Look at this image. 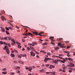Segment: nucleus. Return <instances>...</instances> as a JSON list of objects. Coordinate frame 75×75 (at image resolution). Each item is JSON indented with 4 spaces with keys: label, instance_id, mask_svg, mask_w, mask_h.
Masks as SVG:
<instances>
[{
    "label": "nucleus",
    "instance_id": "obj_1",
    "mask_svg": "<svg viewBox=\"0 0 75 75\" xmlns=\"http://www.w3.org/2000/svg\"><path fill=\"white\" fill-rule=\"evenodd\" d=\"M3 49H4L5 50H6V52L7 54H9L10 53V52H9V50L8 49V47L5 46L4 48Z\"/></svg>",
    "mask_w": 75,
    "mask_h": 75
},
{
    "label": "nucleus",
    "instance_id": "obj_2",
    "mask_svg": "<svg viewBox=\"0 0 75 75\" xmlns=\"http://www.w3.org/2000/svg\"><path fill=\"white\" fill-rule=\"evenodd\" d=\"M65 45V44L61 43V48H65V47H66V46H64Z\"/></svg>",
    "mask_w": 75,
    "mask_h": 75
},
{
    "label": "nucleus",
    "instance_id": "obj_3",
    "mask_svg": "<svg viewBox=\"0 0 75 75\" xmlns=\"http://www.w3.org/2000/svg\"><path fill=\"white\" fill-rule=\"evenodd\" d=\"M30 54L32 56H33V57H35V54L33 52H30Z\"/></svg>",
    "mask_w": 75,
    "mask_h": 75
},
{
    "label": "nucleus",
    "instance_id": "obj_4",
    "mask_svg": "<svg viewBox=\"0 0 75 75\" xmlns=\"http://www.w3.org/2000/svg\"><path fill=\"white\" fill-rule=\"evenodd\" d=\"M54 48L56 51H57V50L59 49V48L58 47H54Z\"/></svg>",
    "mask_w": 75,
    "mask_h": 75
},
{
    "label": "nucleus",
    "instance_id": "obj_5",
    "mask_svg": "<svg viewBox=\"0 0 75 75\" xmlns=\"http://www.w3.org/2000/svg\"><path fill=\"white\" fill-rule=\"evenodd\" d=\"M1 19L3 21H4V20H6V18H5L4 16H1Z\"/></svg>",
    "mask_w": 75,
    "mask_h": 75
},
{
    "label": "nucleus",
    "instance_id": "obj_6",
    "mask_svg": "<svg viewBox=\"0 0 75 75\" xmlns=\"http://www.w3.org/2000/svg\"><path fill=\"white\" fill-rule=\"evenodd\" d=\"M70 66L71 67H74V64L72 63H70L69 64Z\"/></svg>",
    "mask_w": 75,
    "mask_h": 75
},
{
    "label": "nucleus",
    "instance_id": "obj_7",
    "mask_svg": "<svg viewBox=\"0 0 75 75\" xmlns=\"http://www.w3.org/2000/svg\"><path fill=\"white\" fill-rule=\"evenodd\" d=\"M64 53H67V54H69L70 52L69 51H64Z\"/></svg>",
    "mask_w": 75,
    "mask_h": 75
},
{
    "label": "nucleus",
    "instance_id": "obj_8",
    "mask_svg": "<svg viewBox=\"0 0 75 75\" xmlns=\"http://www.w3.org/2000/svg\"><path fill=\"white\" fill-rule=\"evenodd\" d=\"M58 44L57 45V46H58V47H59V46H60V47L61 48V43L60 42H58Z\"/></svg>",
    "mask_w": 75,
    "mask_h": 75
},
{
    "label": "nucleus",
    "instance_id": "obj_9",
    "mask_svg": "<svg viewBox=\"0 0 75 75\" xmlns=\"http://www.w3.org/2000/svg\"><path fill=\"white\" fill-rule=\"evenodd\" d=\"M22 57H27V55L25 54H21Z\"/></svg>",
    "mask_w": 75,
    "mask_h": 75
},
{
    "label": "nucleus",
    "instance_id": "obj_10",
    "mask_svg": "<svg viewBox=\"0 0 75 75\" xmlns=\"http://www.w3.org/2000/svg\"><path fill=\"white\" fill-rule=\"evenodd\" d=\"M38 33L37 32H33V34H35V35H38Z\"/></svg>",
    "mask_w": 75,
    "mask_h": 75
},
{
    "label": "nucleus",
    "instance_id": "obj_11",
    "mask_svg": "<svg viewBox=\"0 0 75 75\" xmlns=\"http://www.w3.org/2000/svg\"><path fill=\"white\" fill-rule=\"evenodd\" d=\"M28 35H31V36H33V34H32V33H28Z\"/></svg>",
    "mask_w": 75,
    "mask_h": 75
},
{
    "label": "nucleus",
    "instance_id": "obj_12",
    "mask_svg": "<svg viewBox=\"0 0 75 75\" xmlns=\"http://www.w3.org/2000/svg\"><path fill=\"white\" fill-rule=\"evenodd\" d=\"M11 57H13L14 58L15 55H14V54L12 53L11 54Z\"/></svg>",
    "mask_w": 75,
    "mask_h": 75
},
{
    "label": "nucleus",
    "instance_id": "obj_13",
    "mask_svg": "<svg viewBox=\"0 0 75 75\" xmlns=\"http://www.w3.org/2000/svg\"><path fill=\"white\" fill-rule=\"evenodd\" d=\"M32 67H28V70H29V71H31L32 70Z\"/></svg>",
    "mask_w": 75,
    "mask_h": 75
},
{
    "label": "nucleus",
    "instance_id": "obj_14",
    "mask_svg": "<svg viewBox=\"0 0 75 75\" xmlns=\"http://www.w3.org/2000/svg\"><path fill=\"white\" fill-rule=\"evenodd\" d=\"M8 38V40H11V38L10 37V36H7V37Z\"/></svg>",
    "mask_w": 75,
    "mask_h": 75
},
{
    "label": "nucleus",
    "instance_id": "obj_15",
    "mask_svg": "<svg viewBox=\"0 0 75 75\" xmlns=\"http://www.w3.org/2000/svg\"><path fill=\"white\" fill-rule=\"evenodd\" d=\"M44 61L45 62V61H48V58L45 57V59Z\"/></svg>",
    "mask_w": 75,
    "mask_h": 75
},
{
    "label": "nucleus",
    "instance_id": "obj_16",
    "mask_svg": "<svg viewBox=\"0 0 75 75\" xmlns=\"http://www.w3.org/2000/svg\"><path fill=\"white\" fill-rule=\"evenodd\" d=\"M11 41L13 42L14 44H16V42L14 40V39H11Z\"/></svg>",
    "mask_w": 75,
    "mask_h": 75
},
{
    "label": "nucleus",
    "instance_id": "obj_17",
    "mask_svg": "<svg viewBox=\"0 0 75 75\" xmlns=\"http://www.w3.org/2000/svg\"><path fill=\"white\" fill-rule=\"evenodd\" d=\"M1 29V31H2V32H4V31H5V30H4V28H2Z\"/></svg>",
    "mask_w": 75,
    "mask_h": 75
},
{
    "label": "nucleus",
    "instance_id": "obj_18",
    "mask_svg": "<svg viewBox=\"0 0 75 75\" xmlns=\"http://www.w3.org/2000/svg\"><path fill=\"white\" fill-rule=\"evenodd\" d=\"M44 34V32H40L38 34V35H41V34Z\"/></svg>",
    "mask_w": 75,
    "mask_h": 75
},
{
    "label": "nucleus",
    "instance_id": "obj_19",
    "mask_svg": "<svg viewBox=\"0 0 75 75\" xmlns=\"http://www.w3.org/2000/svg\"><path fill=\"white\" fill-rule=\"evenodd\" d=\"M40 71L41 72H45V71H44V69H42L40 70Z\"/></svg>",
    "mask_w": 75,
    "mask_h": 75
},
{
    "label": "nucleus",
    "instance_id": "obj_20",
    "mask_svg": "<svg viewBox=\"0 0 75 75\" xmlns=\"http://www.w3.org/2000/svg\"><path fill=\"white\" fill-rule=\"evenodd\" d=\"M30 48L31 50H34V48L32 46H30Z\"/></svg>",
    "mask_w": 75,
    "mask_h": 75
},
{
    "label": "nucleus",
    "instance_id": "obj_21",
    "mask_svg": "<svg viewBox=\"0 0 75 75\" xmlns=\"http://www.w3.org/2000/svg\"><path fill=\"white\" fill-rule=\"evenodd\" d=\"M32 44H33V45H36V44H37V43L35 42H34L32 43Z\"/></svg>",
    "mask_w": 75,
    "mask_h": 75
},
{
    "label": "nucleus",
    "instance_id": "obj_22",
    "mask_svg": "<svg viewBox=\"0 0 75 75\" xmlns=\"http://www.w3.org/2000/svg\"><path fill=\"white\" fill-rule=\"evenodd\" d=\"M40 52H43V53H44L45 54H46V52L44 51V50L40 51Z\"/></svg>",
    "mask_w": 75,
    "mask_h": 75
},
{
    "label": "nucleus",
    "instance_id": "obj_23",
    "mask_svg": "<svg viewBox=\"0 0 75 75\" xmlns=\"http://www.w3.org/2000/svg\"><path fill=\"white\" fill-rule=\"evenodd\" d=\"M4 38L5 40H7V38H8L7 37H5Z\"/></svg>",
    "mask_w": 75,
    "mask_h": 75
},
{
    "label": "nucleus",
    "instance_id": "obj_24",
    "mask_svg": "<svg viewBox=\"0 0 75 75\" xmlns=\"http://www.w3.org/2000/svg\"><path fill=\"white\" fill-rule=\"evenodd\" d=\"M54 62L55 64H58V62H57V60H56L55 61H54Z\"/></svg>",
    "mask_w": 75,
    "mask_h": 75
},
{
    "label": "nucleus",
    "instance_id": "obj_25",
    "mask_svg": "<svg viewBox=\"0 0 75 75\" xmlns=\"http://www.w3.org/2000/svg\"><path fill=\"white\" fill-rule=\"evenodd\" d=\"M18 62H19L20 64H23V62H21L20 61H18Z\"/></svg>",
    "mask_w": 75,
    "mask_h": 75
},
{
    "label": "nucleus",
    "instance_id": "obj_26",
    "mask_svg": "<svg viewBox=\"0 0 75 75\" xmlns=\"http://www.w3.org/2000/svg\"><path fill=\"white\" fill-rule=\"evenodd\" d=\"M28 45H31L32 46H33V47H34V45L32 44H31L28 43Z\"/></svg>",
    "mask_w": 75,
    "mask_h": 75
},
{
    "label": "nucleus",
    "instance_id": "obj_27",
    "mask_svg": "<svg viewBox=\"0 0 75 75\" xmlns=\"http://www.w3.org/2000/svg\"><path fill=\"white\" fill-rule=\"evenodd\" d=\"M6 34H7V35H8V34H10V33H8V31L7 30H6Z\"/></svg>",
    "mask_w": 75,
    "mask_h": 75
},
{
    "label": "nucleus",
    "instance_id": "obj_28",
    "mask_svg": "<svg viewBox=\"0 0 75 75\" xmlns=\"http://www.w3.org/2000/svg\"><path fill=\"white\" fill-rule=\"evenodd\" d=\"M55 72H51V74H52L53 75H56V74H55Z\"/></svg>",
    "mask_w": 75,
    "mask_h": 75
},
{
    "label": "nucleus",
    "instance_id": "obj_29",
    "mask_svg": "<svg viewBox=\"0 0 75 75\" xmlns=\"http://www.w3.org/2000/svg\"><path fill=\"white\" fill-rule=\"evenodd\" d=\"M57 58H60V59H62V58H63L62 57H61L59 56H57Z\"/></svg>",
    "mask_w": 75,
    "mask_h": 75
},
{
    "label": "nucleus",
    "instance_id": "obj_30",
    "mask_svg": "<svg viewBox=\"0 0 75 75\" xmlns=\"http://www.w3.org/2000/svg\"><path fill=\"white\" fill-rule=\"evenodd\" d=\"M0 44L2 45V44H3V42L1 41H0Z\"/></svg>",
    "mask_w": 75,
    "mask_h": 75
},
{
    "label": "nucleus",
    "instance_id": "obj_31",
    "mask_svg": "<svg viewBox=\"0 0 75 75\" xmlns=\"http://www.w3.org/2000/svg\"><path fill=\"white\" fill-rule=\"evenodd\" d=\"M50 67H51L52 68H55V66L53 65H50Z\"/></svg>",
    "mask_w": 75,
    "mask_h": 75
},
{
    "label": "nucleus",
    "instance_id": "obj_32",
    "mask_svg": "<svg viewBox=\"0 0 75 75\" xmlns=\"http://www.w3.org/2000/svg\"><path fill=\"white\" fill-rule=\"evenodd\" d=\"M3 70L4 71H5V72L6 71V68H4L3 69Z\"/></svg>",
    "mask_w": 75,
    "mask_h": 75
},
{
    "label": "nucleus",
    "instance_id": "obj_33",
    "mask_svg": "<svg viewBox=\"0 0 75 75\" xmlns=\"http://www.w3.org/2000/svg\"><path fill=\"white\" fill-rule=\"evenodd\" d=\"M69 60L70 61H72V59L71 58H68Z\"/></svg>",
    "mask_w": 75,
    "mask_h": 75
},
{
    "label": "nucleus",
    "instance_id": "obj_34",
    "mask_svg": "<svg viewBox=\"0 0 75 75\" xmlns=\"http://www.w3.org/2000/svg\"><path fill=\"white\" fill-rule=\"evenodd\" d=\"M27 49H28V50H31V49H30V47H27Z\"/></svg>",
    "mask_w": 75,
    "mask_h": 75
},
{
    "label": "nucleus",
    "instance_id": "obj_35",
    "mask_svg": "<svg viewBox=\"0 0 75 75\" xmlns=\"http://www.w3.org/2000/svg\"><path fill=\"white\" fill-rule=\"evenodd\" d=\"M6 30H7V31H8L9 30V29L7 27H6Z\"/></svg>",
    "mask_w": 75,
    "mask_h": 75
},
{
    "label": "nucleus",
    "instance_id": "obj_36",
    "mask_svg": "<svg viewBox=\"0 0 75 75\" xmlns=\"http://www.w3.org/2000/svg\"><path fill=\"white\" fill-rule=\"evenodd\" d=\"M7 43L6 42H3V44H4V45H7Z\"/></svg>",
    "mask_w": 75,
    "mask_h": 75
},
{
    "label": "nucleus",
    "instance_id": "obj_37",
    "mask_svg": "<svg viewBox=\"0 0 75 75\" xmlns=\"http://www.w3.org/2000/svg\"><path fill=\"white\" fill-rule=\"evenodd\" d=\"M18 55V58H21V56L19 55Z\"/></svg>",
    "mask_w": 75,
    "mask_h": 75
},
{
    "label": "nucleus",
    "instance_id": "obj_38",
    "mask_svg": "<svg viewBox=\"0 0 75 75\" xmlns=\"http://www.w3.org/2000/svg\"><path fill=\"white\" fill-rule=\"evenodd\" d=\"M23 35H25L26 36H28V34H23Z\"/></svg>",
    "mask_w": 75,
    "mask_h": 75
},
{
    "label": "nucleus",
    "instance_id": "obj_39",
    "mask_svg": "<svg viewBox=\"0 0 75 75\" xmlns=\"http://www.w3.org/2000/svg\"><path fill=\"white\" fill-rule=\"evenodd\" d=\"M47 55H51V54L50 53H47Z\"/></svg>",
    "mask_w": 75,
    "mask_h": 75
},
{
    "label": "nucleus",
    "instance_id": "obj_40",
    "mask_svg": "<svg viewBox=\"0 0 75 75\" xmlns=\"http://www.w3.org/2000/svg\"><path fill=\"white\" fill-rule=\"evenodd\" d=\"M70 69H71V70H75V69L71 68Z\"/></svg>",
    "mask_w": 75,
    "mask_h": 75
},
{
    "label": "nucleus",
    "instance_id": "obj_41",
    "mask_svg": "<svg viewBox=\"0 0 75 75\" xmlns=\"http://www.w3.org/2000/svg\"><path fill=\"white\" fill-rule=\"evenodd\" d=\"M18 48H21V46L20 45H18Z\"/></svg>",
    "mask_w": 75,
    "mask_h": 75
},
{
    "label": "nucleus",
    "instance_id": "obj_42",
    "mask_svg": "<svg viewBox=\"0 0 75 75\" xmlns=\"http://www.w3.org/2000/svg\"><path fill=\"white\" fill-rule=\"evenodd\" d=\"M65 68H66V67H65V66L63 67V69H65Z\"/></svg>",
    "mask_w": 75,
    "mask_h": 75
},
{
    "label": "nucleus",
    "instance_id": "obj_43",
    "mask_svg": "<svg viewBox=\"0 0 75 75\" xmlns=\"http://www.w3.org/2000/svg\"><path fill=\"white\" fill-rule=\"evenodd\" d=\"M6 73H7V72H2V73L4 74H6Z\"/></svg>",
    "mask_w": 75,
    "mask_h": 75
},
{
    "label": "nucleus",
    "instance_id": "obj_44",
    "mask_svg": "<svg viewBox=\"0 0 75 75\" xmlns=\"http://www.w3.org/2000/svg\"><path fill=\"white\" fill-rule=\"evenodd\" d=\"M14 51H15V52H17V51L16 50H13Z\"/></svg>",
    "mask_w": 75,
    "mask_h": 75
},
{
    "label": "nucleus",
    "instance_id": "obj_45",
    "mask_svg": "<svg viewBox=\"0 0 75 75\" xmlns=\"http://www.w3.org/2000/svg\"><path fill=\"white\" fill-rule=\"evenodd\" d=\"M50 38V39H53V38H54L53 37H51Z\"/></svg>",
    "mask_w": 75,
    "mask_h": 75
},
{
    "label": "nucleus",
    "instance_id": "obj_46",
    "mask_svg": "<svg viewBox=\"0 0 75 75\" xmlns=\"http://www.w3.org/2000/svg\"><path fill=\"white\" fill-rule=\"evenodd\" d=\"M22 26L24 27H25V28H29L27 26H23V25H22Z\"/></svg>",
    "mask_w": 75,
    "mask_h": 75
},
{
    "label": "nucleus",
    "instance_id": "obj_47",
    "mask_svg": "<svg viewBox=\"0 0 75 75\" xmlns=\"http://www.w3.org/2000/svg\"><path fill=\"white\" fill-rule=\"evenodd\" d=\"M67 57H70V55H69V54H68L67 55Z\"/></svg>",
    "mask_w": 75,
    "mask_h": 75
},
{
    "label": "nucleus",
    "instance_id": "obj_48",
    "mask_svg": "<svg viewBox=\"0 0 75 75\" xmlns=\"http://www.w3.org/2000/svg\"><path fill=\"white\" fill-rule=\"evenodd\" d=\"M67 48H70V46H67Z\"/></svg>",
    "mask_w": 75,
    "mask_h": 75
},
{
    "label": "nucleus",
    "instance_id": "obj_49",
    "mask_svg": "<svg viewBox=\"0 0 75 75\" xmlns=\"http://www.w3.org/2000/svg\"><path fill=\"white\" fill-rule=\"evenodd\" d=\"M57 62H60V61H61V60H57Z\"/></svg>",
    "mask_w": 75,
    "mask_h": 75
},
{
    "label": "nucleus",
    "instance_id": "obj_50",
    "mask_svg": "<svg viewBox=\"0 0 75 75\" xmlns=\"http://www.w3.org/2000/svg\"><path fill=\"white\" fill-rule=\"evenodd\" d=\"M0 38L1 39V40H4V38Z\"/></svg>",
    "mask_w": 75,
    "mask_h": 75
},
{
    "label": "nucleus",
    "instance_id": "obj_51",
    "mask_svg": "<svg viewBox=\"0 0 75 75\" xmlns=\"http://www.w3.org/2000/svg\"><path fill=\"white\" fill-rule=\"evenodd\" d=\"M69 72H72V70H69Z\"/></svg>",
    "mask_w": 75,
    "mask_h": 75
},
{
    "label": "nucleus",
    "instance_id": "obj_52",
    "mask_svg": "<svg viewBox=\"0 0 75 75\" xmlns=\"http://www.w3.org/2000/svg\"><path fill=\"white\" fill-rule=\"evenodd\" d=\"M25 40H24V39H23V40H22V41L23 42H25Z\"/></svg>",
    "mask_w": 75,
    "mask_h": 75
},
{
    "label": "nucleus",
    "instance_id": "obj_53",
    "mask_svg": "<svg viewBox=\"0 0 75 75\" xmlns=\"http://www.w3.org/2000/svg\"><path fill=\"white\" fill-rule=\"evenodd\" d=\"M0 62H3V61H2L1 59H0Z\"/></svg>",
    "mask_w": 75,
    "mask_h": 75
},
{
    "label": "nucleus",
    "instance_id": "obj_54",
    "mask_svg": "<svg viewBox=\"0 0 75 75\" xmlns=\"http://www.w3.org/2000/svg\"><path fill=\"white\" fill-rule=\"evenodd\" d=\"M8 28H9V29H10L11 30H12V28H11L10 27H9Z\"/></svg>",
    "mask_w": 75,
    "mask_h": 75
},
{
    "label": "nucleus",
    "instance_id": "obj_55",
    "mask_svg": "<svg viewBox=\"0 0 75 75\" xmlns=\"http://www.w3.org/2000/svg\"><path fill=\"white\" fill-rule=\"evenodd\" d=\"M51 59H50V58H47L48 61H49V60H51Z\"/></svg>",
    "mask_w": 75,
    "mask_h": 75
},
{
    "label": "nucleus",
    "instance_id": "obj_56",
    "mask_svg": "<svg viewBox=\"0 0 75 75\" xmlns=\"http://www.w3.org/2000/svg\"><path fill=\"white\" fill-rule=\"evenodd\" d=\"M62 40V38H59V40Z\"/></svg>",
    "mask_w": 75,
    "mask_h": 75
},
{
    "label": "nucleus",
    "instance_id": "obj_57",
    "mask_svg": "<svg viewBox=\"0 0 75 75\" xmlns=\"http://www.w3.org/2000/svg\"><path fill=\"white\" fill-rule=\"evenodd\" d=\"M46 74H50V72H46Z\"/></svg>",
    "mask_w": 75,
    "mask_h": 75
},
{
    "label": "nucleus",
    "instance_id": "obj_58",
    "mask_svg": "<svg viewBox=\"0 0 75 75\" xmlns=\"http://www.w3.org/2000/svg\"><path fill=\"white\" fill-rule=\"evenodd\" d=\"M63 56L62 54H60L59 55V56H60V57H61V56Z\"/></svg>",
    "mask_w": 75,
    "mask_h": 75
},
{
    "label": "nucleus",
    "instance_id": "obj_59",
    "mask_svg": "<svg viewBox=\"0 0 75 75\" xmlns=\"http://www.w3.org/2000/svg\"><path fill=\"white\" fill-rule=\"evenodd\" d=\"M35 52H36L37 54H39V52H37L36 51H35Z\"/></svg>",
    "mask_w": 75,
    "mask_h": 75
},
{
    "label": "nucleus",
    "instance_id": "obj_60",
    "mask_svg": "<svg viewBox=\"0 0 75 75\" xmlns=\"http://www.w3.org/2000/svg\"><path fill=\"white\" fill-rule=\"evenodd\" d=\"M65 69H63L62 70V71L63 72H65Z\"/></svg>",
    "mask_w": 75,
    "mask_h": 75
},
{
    "label": "nucleus",
    "instance_id": "obj_61",
    "mask_svg": "<svg viewBox=\"0 0 75 75\" xmlns=\"http://www.w3.org/2000/svg\"><path fill=\"white\" fill-rule=\"evenodd\" d=\"M16 27L17 28H18V29H19V28L18 26H16Z\"/></svg>",
    "mask_w": 75,
    "mask_h": 75
},
{
    "label": "nucleus",
    "instance_id": "obj_62",
    "mask_svg": "<svg viewBox=\"0 0 75 75\" xmlns=\"http://www.w3.org/2000/svg\"><path fill=\"white\" fill-rule=\"evenodd\" d=\"M6 45H9V46L10 45V44L9 43H7Z\"/></svg>",
    "mask_w": 75,
    "mask_h": 75
},
{
    "label": "nucleus",
    "instance_id": "obj_63",
    "mask_svg": "<svg viewBox=\"0 0 75 75\" xmlns=\"http://www.w3.org/2000/svg\"><path fill=\"white\" fill-rule=\"evenodd\" d=\"M49 64H46V67H48V66H49Z\"/></svg>",
    "mask_w": 75,
    "mask_h": 75
},
{
    "label": "nucleus",
    "instance_id": "obj_64",
    "mask_svg": "<svg viewBox=\"0 0 75 75\" xmlns=\"http://www.w3.org/2000/svg\"><path fill=\"white\" fill-rule=\"evenodd\" d=\"M28 75H32L31 74H30V73H28Z\"/></svg>",
    "mask_w": 75,
    "mask_h": 75
}]
</instances>
